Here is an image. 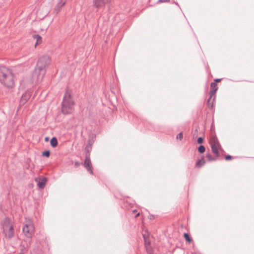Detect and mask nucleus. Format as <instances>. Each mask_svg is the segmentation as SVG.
<instances>
[{
	"mask_svg": "<svg viewBox=\"0 0 254 254\" xmlns=\"http://www.w3.org/2000/svg\"><path fill=\"white\" fill-rule=\"evenodd\" d=\"M0 82L8 88L12 87L14 83L11 70L3 66H0Z\"/></svg>",
	"mask_w": 254,
	"mask_h": 254,
	"instance_id": "obj_1",
	"label": "nucleus"
},
{
	"mask_svg": "<svg viewBox=\"0 0 254 254\" xmlns=\"http://www.w3.org/2000/svg\"><path fill=\"white\" fill-rule=\"evenodd\" d=\"M0 226L4 237L8 240L11 239L14 236V230L10 219L8 217H5L1 221Z\"/></svg>",
	"mask_w": 254,
	"mask_h": 254,
	"instance_id": "obj_2",
	"label": "nucleus"
},
{
	"mask_svg": "<svg viewBox=\"0 0 254 254\" xmlns=\"http://www.w3.org/2000/svg\"><path fill=\"white\" fill-rule=\"evenodd\" d=\"M35 231L33 224L30 219H26L23 226L22 232L24 236L27 238V243L23 245L24 249L30 247L31 244V238Z\"/></svg>",
	"mask_w": 254,
	"mask_h": 254,
	"instance_id": "obj_3",
	"label": "nucleus"
},
{
	"mask_svg": "<svg viewBox=\"0 0 254 254\" xmlns=\"http://www.w3.org/2000/svg\"><path fill=\"white\" fill-rule=\"evenodd\" d=\"M74 103L71 99L70 93L66 91L63 98L62 112L64 114L71 113L74 110Z\"/></svg>",
	"mask_w": 254,
	"mask_h": 254,
	"instance_id": "obj_4",
	"label": "nucleus"
},
{
	"mask_svg": "<svg viewBox=\"0 0 254 254\" xmlns=\"http://www.w3.org/2000/svg\"><path fill=\"white\" fill-rule=\"evenodd\" d=\"M209 143L213 153L216 157H218L219 156V151H223V149L216 136H212L209 140Z\"/></svg>",
	"mask_w": 254,
	"mask_h": 254,
	"instance_id": "obj_5",
	"label": "nucleus"
},
{
	"mask_svg": "<svg viewBox=\"0 0 254 254\" xmlns=\"http://www.w3.org/2000/svg\"><path fill=\"white\" fill-rule=\"evenodd\" d=\"M51 62V58L49 56H44L38 60L36 66L39 68V70L46 72V68L50 65Z\"/></svg>",
	"mask_w": 254,
	"mask_h": 254,
	"instance_id": "obj_6",
	"label": "nucleus"
},
{
	"mask_svg": "<svg viewBox=\"0 0 254 254\" xmlns=\"http://www.w3.org/2000/svg\"><path fill=\"white\" fill-rule=\"evenodd\" d=\"M218 89L217 84L215 82H212L210 84V90L209 92L210 97L207 100V104L209 108H212L213 107L214 102L215 99V93Z\"/></svg>",
	"mask_w": 254,
	"mask_h": 254,
	"instance_id": "obj_7",
	"label": "nucleus"
},
{
	"mask_svg": "<svg viewBox=\"0 0 254 254\" xmlns=\"http://www.w3.org/2000/svg\"><path fill=\"white\" fill-rule=\"evenodd\" d=\"M39 68L36 66L34 71L32 74V78L33 80H35L36 81H41L46 73V72L43 70H39Z\"/></svg>",
	"mask_w": 254,
	"mask_h": 254,
	"instance_id": "obj_8",
	"label": "nucleus"
},
{
	"mask_svg": "<svg viewBox=\"0 0 254 254\" xmlns=\"http://www.w3.org/2000/svg\"><path fill=\"white\" fill-rule=\"evenodd\" d=\"M84 166L90 174L93 175V172L92 169L91 162L90 158V152L89 151L85 153V159L84 162Z\"/></svg>",
	"mask_w": 254,
	"mask_h": 254,
	"instance_id": "obj_9",
	"label": "nucleus"
},
{
	"mask_svg": "<svg viewBox=\"0 0 254 254\" xmlns=\"http://www.w3.org/2000/svg\"><path fill=\"white\" fill-rule=\"evenodd\" d=\"M111 0H93V5L96 7L99 8L105 6L109 3Z\"/></svg>",
	"mask_w": 254,
	"mask_h": 254,
	"instance_id": "obj_10",
	"label": "nucleus"
},
{
	"mask_svg": "<svg viewBox=\"0 0 254 254\" xmlns=\"http://www.w3.org/2000/svg\"><path fill=\"white\" fill-rule=\"evenodd\" d=\"M32 93L30 91L25 92L21 97L19 103L20 105H24L26 102L29 99Z\"/></svg>",
	"mask_w": 254,
	"mask_h": 254,
	"instance_id": "obj_11",
	"label": "nucleus"
},
{
	"mask_svg": "<svg viewBox=\"0 0 254 254\" xmlns=\"http://www.w3.org/2000/svg\"><path fill=\"white\" fill-rule=\"evenodd\" d=\"M35 181L37 183V185L40 189H43L46 185L47 179L45 178H43L42 179L40 178H36Z\"/></svg>",
	"mask_w": 254,
	"mask_h": 254,
	"instance_id": "obj_12",
	"label": "nucleus"
},
{
	"mask_svg": "<svg viewBox=\"0 0 254 254\" xmlns=\"http://www.w3.org/2000/svg\"><path fill=\"white\" fill-rule=\"evenodd\" d=\"M64 4L65 2L63 1L62 0H61L60 1L58 2L55 6L54 8V12L56 13H58L61 10L63 6L64 5Z\"/></svg>",
	"mask_w": 254,
	"mask_h": 254,
	"instance_id": "obj_13",
	"label": "nucleus"
},
{
	"mask_svg": "<svg viewBox=\"0 0 254 254\" xmlns=\"http://www.w3.org/2000/svg\"><path fill=\"white\" fill-rule=\"evenodd\" d=\"M205 163V161L203 156H202L201 158L198 159L195 164L196 167L197 168L201 167Z\"/></svg>",
	"mask_w": 254,
	"mask_h": 254,
	"instance_id": "obj_14",
	"label": "nucleus"
},
{
	"mask_svg": "<svg viewBox=\"0 0 254 254\" xmlns=\"http://www.w3.org/2000/svg\"><path fill=\"white\" fill-rule=\"evenodd\" d=\"M33 38L34 39L36 40V42L35 43V46L42 43V37L39 35H34L33 36Z\"/></svg>",
	"mask_w": 254,
	"mask_h": 254,
	"instance_id": "obj_15",
	"label": "nucleus"
},
{
	"mask_svg": "<svg viewBox=\"0 0 254 254\" xmlns=\"http://www.w3.org/2000/svg\"><path fill=\"white\" fill-rule=\"evenodd\" d=\"M143 237L144 241L145 247L150 245V242L149 241L148 236L146 235L145 234H143Z\"/></svg>",
	"mask_w": 254,
	"mask_h": 254,
	"instance_id": "obj_16",
	"label": "nucleus"
},
{
	"mask_svg": "<svg viewBox=\"0 0 254 254\" xmlns=\"http://www.w3.org/2000/svg\"><path fill=\"white\" fill-rule=\"evenodd\" d=\"M50 143L52 147H56L58 145V140H57V138L55 137H53V138H52V139H51V141H50Z\"/></svg>",
	"mask_w": 254,
	"mask_h": 254,
	"instance_id": "obj_17",
	"label": "nucleus"
},
{
	"mask_svg": "<svg viewBox=\"0 0 254 254\" xmlns=\"http://www.w3.org/2000/svg\"><path fill=\"white\" fill-rule=\"evenodd\" d=\"M206 157L208 160L210 162L215 161L217 160L218 158L216 157V156H215V157H212V155L209 153H207L206 154Z\"/></svg>",
	"mask_w": 254,
	"mask_h": 254,
	"instance_id": "obj_18",
	"label": "nucleus"
},
{
	"mask_svg": "<svg viewBox=\"0 0 254 254\" xmlns=\"http://www.w3.org/2000/svg\"><path fill=\"white\" fill-rule=\"evenodd\" d=\"M184 238H185L186 241L189 243H191L192 241V239L190 237V235L187 233H185L184 234Z\"/></svg>",
	"mask_w": 254,
	"mask_h": 254,
	"instance_id": "obj_19",
	"label": "nucleus"
},
{
	"mask_svg": "<svg viewBox=\"0 0 254 254\" xmlns=\"http://www.w3.org/2000/svg\"><path fill=\"white\" fill-rule=\"evenodd\" d=\"M146 252L148 254H153V250L150 247V245H148L145 247Z\"/></svg>",
	"mask_w": 254,
	"mask_h": 254,
	"instance_id": "obj_20",
	"label": "nucleus"
},
{
	"mask_svg": "<svg viewBox=\"0 0 254 254\" xmlns=\"http://www.w3.org/2000/svg\"><path fill=\"white\" fill-rule=\"evenodd\" d=\"M198 151L200 153H203L205 151V148L203 145H200L198 148Z\"/></svg>",
	"mask_w": 254,
	"mask_h": 254,
	"instance_id": "obj_21",
	"label": "nucleus"
},
{
	"mask_svg": "<svg viewBox=\"0 0 254 254\" xmlns=\"http://www.w3.org/2000/svg\"><path fill=\"white\" fill-rule=\"evenodd\" d=\"M50 155V152L49 150H46L42 153V155L43 156H46L47 157H49Z\"/></svg>",
	"mask_w": 254,
	"mask_h": 254,
	"instance_id": "obj_22",
	"label": "nucleus"
},
{
	"mask_svg": "<svg viewBox=\"0 0 254 254\" xmlns=\"http://www.w3.org/2000/svg\"><path fill=\"white\" fill-rule=\"evenodd\" d=\"M183 137V134L182 132L179 133L177 136V139H180V140L182 139Z\"/></svg>",
	"mask_w": 254,
	"mask_h": 254,
	"instance_id": "obj_23",
	"label": "nucleus"
},
{
	"mask_svg": "<svg viewBox=\"0 0 254 254\" xmlns=\"http://www.w3.org/2000/svg\"><path fill=\"white\" fill-rule=\"evenodd\" d=\"M225 158L226 160H231L233 158V157L230 155H227L225 156Z\"/></svg>",
	"mask_w": 254,
	"mask_h": 254,
	"instance_id": "obj_24",
	"label": "nucleus"
},
{
	"mask_svg": "<svg viewBox=\"0 0 254 254\" xmlns=\"http://www.w3.org/2000/svg\"><path fill=\"white\" fill-rule=\"evenodd\" d=\"M203 138L201 137H199L197 139V143L199 144H201L203 142Z\"/></svg>",
	"mask_w": 254,
	"mask_h": 254,
	"instance_id": "obj_25",
	"label": "nucleus"
},
{
	"mask_svg": "<svg viewBox=\"0 0 254 254\" xmlns=\"http://www.w3.org/2000/svg\"><path fill=\"white\" fill-rule=\"evenodd\" d=\"M221 80H222V79H221V78H220V79H215L214 80V81H215V83H216V82H220Z\"/></svg>",
	"mask_w": 254,
	"mask_h": 254,
	"instance_id": "obj_26",
	"label": "nucleus"
},
{
	"mask_svg": "<svg viewBox=\"0 0 254 254\" xmlns=\"http://www.w3.org/2000/svg\"><path fill=\"white\" fill-rule=\"evenodd\" d=\"M170 0H159L160 2H168Z\"/></svg>",
	"mask_w": 254,
	"mask_h": 254,
	"instance_id": "obj_27",
	"label": "nucleus"
},
{
	"mask_svg": "<svg viewBox=\"0 0 254 254\" xmlns=\"http://www.w3.org/2000/svg\"><path fill=\"white\" fill-rule=\"evenodd\" d=\"M80 165V163L78 162H76L75 163V166L76 167H78Z\"/></svg>",
	"mask_w": 254,
	"mask_h": 254,
	"instance_id": "obj_28",
	"label": "nucleus"
},
{
	"mask_svg": "<svg viewBox=\"0 0 254 254\" xmlns=\"http://www.w3.org/2000/svg\"><path fill=\"white\" fill-rule=\"evenodd\" d=\"M136 212H137V210L134 209V210H132V213L133 214H136Z\"/></svg>",
	"mask_w": 254,
	"mask_h": 254,
	"instance_id": "obj_29",
	"label": "nucleus"
},
{
	"mask_svg": "<svg viewBox=\"0 0 254 254\" xmlns=\"http://www.w3.org/2000/svg\"><path fill=\"white\" fill-rule=\"evenodd\" d=\"M140 215V213H137L135 216V218H137V217H138Z\"/></svg>",
	"mask_w": 254,
	"mask_h": 254,
	"instance_id": "obj_30",
	"label": "nucleus"
},
{
	"mask_svg": "<svg viewBox=\"0 0 254 254\" xmlns=\"http://www.w3.org/2000/svg\"><path fill=\"white\" fill-rule=\"evenodd\" d=\"M153 218H154L153 216H152V215H151V216H150V217H149V219H153Z\"/></svg>",
	"mask_w": 254,
	"mask_h": 254,
	"instance_id": "obj_31",
	"label": "nucleus"
},
{
	"mask_svg": "<svg viewBox=\"0 0 254 254\" xmlns=\"http://www.w3.org/2000/svg\"><path fill=\"white\" fill-rule=\"evenodd\" d=\"M48 139V137H46V138H45V140H47Z\"/></svg>",
	"mask_w": 254,
	"mask_h": 254,
	"instance_id": "obj_32",
	"label": "nucleus"
}]
</instances>
